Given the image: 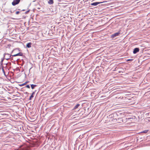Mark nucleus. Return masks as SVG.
I'll return each instance as SVG.
<instances>
[{"label":"nucleus","instance_id":"412c9836","mask_svg":"<svg viewBox=\"0 0 150 150\" xmlns=\"http://www.w3.org/2000/svg\"><path fill=\"white\" fill-rule=\"evenodd\" d=\"M80 105L79 104H77L73 108V110H75L78 108L79 106Z\"/></svg>","mask_w":150,"mask_h":150},{"label":"nucleus","instance_id":"c85d7f7f","mask_svg":"<svg viewBox=\"0 0 150 150\" xmlns=\"http://www.w3.org/2000/svg\"><path fill=\"white\" fill-rule=\"evenodd\" d=\"M30 85H26L25 86V87L27 88H30Z\"/></svg>","mask_w":150,"mask_h":150},{"label":"nucleus","instance_id":"0eeeda50","mask_svg":"<svg viewBox=\"0 0 150 150\" xmlns=\"http://www.w3.org/2000/svg\"><path fill=\"white\" fill-rule=\"evenodd\" d=\"M11 125L12 126V127H10V132L12 134H13V131L14 130H16L17 129V128L16 127H14L15 125L13 123V126H12V124H11L10 123V125Z\"/></svg>","mask_w":150,"mask_h":150},{"label":"nucleus","instance_id":"37998d69","mask_svg":"<svg viewBox=\"0 0 150 150\" xmlns=\"http://www.w3.org/2000/svg\"><path fill=\"white\" fill-rule=\"evenodd\" d=\"M52 70V69H50V70Z\"/></svg>","mask_w":150,"mask_h":150},{"label":"nucleus","instance_id":"7ed1b4c3","mask_svg":"<svg viewBox=\"0 0 150 150\" xmlns=\"http://www.w3.org/2000/svg\"><path fill=\"white\" fill-rule=\"evenodd\" d=\"M120 115H119L118 117H117L116 121L118 123H122L123 122L122 118L125 115L124 113H120Z\"/></svg>","mask_w":150,"mask_h":150},{"label":"nucleus","instance_id":"72a5a7b5","mask_svg":"<svg viewBox=\"0 0 150 150\" xmlns=\"http://www.w3.org/2000/svg\"><path fill=\"white\" fill-rule=\"evenodd\" d=\"M119 78L118 77H117V78H115V79H114V80L117 81L118 79Z\"/></svg>","mask_w":150,"mask_h":150},{"label":"nucleus","instance_id":"f704fd0d","mask_svg":"<svg viewBox=\"0 0 150 150\" xmlns=\"http://www.w3.org/2000/svg\"><path fill=\"white\" fill-rule=\"evenodd\" d=\"M113 69H114V68H113V67L111 69H110V70H111L112 71H112Z\"/></svg>","mask_w":150,"mask_h":150},{"label":"nucleus","instance_id":"4c0bfd02","mask_svg":"<svg viewBox=\"0 0 150 150\" xmlns=\"http://www.w3.org/2000/svg\"><path fill=\"white\" fill-rule=\"evenodd\" d=\"M25 93L27 95L29 94V93L28 92H26Z\"/></svg>","mask_w":150,"mask_h":150},{"label":"nucleus","instance_id":"473e14b6","mask_svg":"<svg viewBox=\"0 0 150 150\" xmlns=\"http://www.w3.org/2000/svg\"><path fill=\"white\" fill-rule=\"evenodd\" d=\"M111 68V67H110V68H109V67H108L107 69V70H108V71H109L110 70V69Z\"/></svg>","mask_w":150,"mask_h":150},{"label":"nucleus","instance_id":"6ab92c4d","mask_svg":"<svg viewBox=\"0 0 150 150\" xmlns=\"http://www.w3.org/2000/svg\"><path fill=\"white\" fill-rule=\"evenodd\" d=\"M32 43L31 42H29L26 44V47L27 48H30L31 47Z\"/></svg>","mask_w":150,"mask_h":150},{"label":"nucleus","instance_id":"aec40b11","mask_svg":"<svg viewBox=\"0 0 150 150\" xmlns=\"http://www.w3.org/2000/svg\"><path fill=\"white\" fill-rule=\"evenodd\" d=\"M31 88L32 89H34L35 87L37 86V85L35 84H30Z\"/></svg>","mask_w":150,"mask_h":150},{"label":"nucleus","instance_id":"2eb2a0df","mask_svg":"<svg viewBox=\"0 0 150 150\" xmlns=\"http://www.w3.org/2000/svg\"><path fill=\"white\" fill-rule=\"evenodd\" d=\"M102 2H95L91 4V5L96 6L97 5L99 4L102 3Z\"/></svg>","mask_w":150,"mask_h":150},{"label":"nucleus","instance_id":"4468645a","mask_svg":"<svg viewBox=\"0 0 150 150\" xmlns=\"http://www.w3.org/2000/svg\"><path fill=\"white\" fill-rule=\"evenodd\" d=\"M139 48L136 47L135 48L133 51V53L134 54L137 53V52H139Z\"/></svg>","mask_w":150,"mask_h":150},{"label":"nucleus","instance_id":"f3484780","mask_svg":"<svg viewBox=\"0 0 150 150\" xmlns=\"http://www.w3.org/2000/svg\"><path fill=\"white\" fill-rule=\"evenodd\" d=\"M16 69L18 70H19V71H21L22 72L24 71V69L23 68H21V67L20 66V68L19 67H17Z\"/></svg>","mask_w":150,"mask_h":150},{"label":"nucleus","instance_id":"ddd939ff","mask_svg":"<svg viewBox=\"0 0 150 150\" xmlns=\"http://www.w3.org/2000/svg\"><path fill=\"white\" fill-rule=\"evenodd\" d=\"M53 67V69H52L53 70V71H54V72H55L56 71H60L61 70V69H62V68H59V70H58L57 69V67H54V66H52Z\"/></svg>","mask_w":150,"mask_h":150},{"label":"nucleus","instance_id":"79ce46f5","mask_svg":"<svg viewBox=\"0 0 150 150\" xmlns=\"http://www.w3.org/2000/svg\"><path fill=\"white\" fill-rule=\"evenodd\" d=\"M21 150H26V149H22Z\"/></svg>","mask_w":150,"mask_h":150},{"label":"nucleus","instance_id":"c03bdc74","mask_svg":"<svg viewBox=\"0 0 150 150\" xmlns=\"http://www.w3.org/2000/svg\"><path fill=\"white\" fill-rule=\"evenodd\" d=\"M11 30H12V29H11ZM11 31V30H10V32Z\"/></svg>","mask_w":150,"mask_h":150},{"label":"nucleus","instance_id":"a19ab883","mask_svg":"<svg viewBox=\"0 0 150 150\" xmlns=\"http://www.w3.org/2000/svg\"><path fill=\"white\" fill-rule=\"evenodd\" d=\"M130 60H131L130 59H128L127 60V61H130Z\"/></svg>","mask_w":150,"mask_h":150},{"label":"nucleus","instance_id":"f8f14e48","mask_svg":"<svg viewBox=\"0 0 150 150\" xmlns=\"http://www.w3.org/2000/svg\"><path fill=\"white\" fill-rule=\"evenodd\" d=\"M120 34V32H118L117 33H115L114 34L112 35L111 36V38H113L116 37L118 36Z\"/></svg>","mask_w":150,"mask_h":150},{"label":"nucleus","instance_id":"f03ea898","mask_svg":"<svg viewBox=\"0 0 150 150\" xmlns=\"http://www.w3.org/2000/svg\"><path fill=\"white\" fill-rule=\"evenodd\" d=\"M120 113L118 112H115L112 114L110 115L109 117L111 118H112V120L113 121H116L117 117L119 115H120Z\"/></svg>","mask_w":150,"mask_h":150},{"label":"nucleus","instance_id":"39448f33","mask_svg":"<svg viewBox=\"0 0 150 150\" xmlns=\"http://www.w3.org/2000/svg\"><path fill=\"white\" fill-rule=\"evenodd\" d=\"M17 146V144L16 143H13L12 142H10V146H11V147H13V148L11 149L12 150H16L17 149V147H16V146Z\"/></svg>","mask_w":150,"mask_h":150},{"label":"nucleus","instance_id":"4be33fe9","mask_svg":"<svg viewBox=\"0 0 150 150\" xmlns=\"http://www.w3.org/2000/svg\"><path fill=\"white\" fill-rule=\"evenodd\" d=\"M115 78H117V76H112L110 79V81L114 80Z\"/></svg>","mask_w":150,"mask_h":150},{"label":"nucleus","instance_id":"9b49d317","mask_svg":"<svg viewBox=\"0 0 150 150\" xmlns=\"http://www.w3.org/2000/svg\"><path fill=\"white\" fill-rule=\"evenodd\" d=\"M15 136L14 135L13 136H10V142H15L16 141Z\"/></svg>","mask_w":150,"mask_h":150},{"label":"nucleus","instance_id":"393cba45","mask_svg":"<svg viewBox=\"0 0 150 150\" xmlns=\"http://www.w3.org/2000/svg\"><path fill=\"white\" fill-rule=\"evenodd\" d=\"M29 82V81H28L25 82L24 83H22V84H21V85H20V86H23L26 84H27V83H28Z\"/></svg>","mask_w":150,"mask_h":150},{"label":"nucleus","instance_id":"a878e982","mask_svg":"<svg viewBox=\"0 0 150 150\" xmlns=\"http://www.w3.org/2000/svg\"><path fill=\"white\" fill-rule=\"evenodd\" d=\"M53 2V0H49L48 1V3L50 4H52Z\"/></svg>","mask_w":150,"mask_h":150},{"label":"nucleus","instance_id":"58836bf2","mask_svg":"<svg viewBox=\"0 0 150 150\" xmlns=\"http://www.w3.org/2000/svg\"><path fill=\"white\" fill-rule=\"evenodd\" d=\"M16 50H13V51H12V53L13 52H14V51H15Z\"/></svg>","mask_w":150,"mask_h":150},{"label":"nucleus","instance_id":"5701e85b","mask_svg":"<svg viewBox=\"0 0 150 150\" xmlns=\"http://www.w3.org/2000/svg\"><path fill=\"white\" fill-rule=\"evenodd\" d=\"M101 68L104 69V67H103V66H97L96 67V70L100 69H102Z\"/></svg>","mask_w":150,"mask_h":150},{"label":"nucleus","instance_id":"20e7f679","mask_svg":"<svg viewBox=\"0 0 150 150\" xmlns=\"http://www.w3.org/2000/svg\"><path fill=\"white\" fill-rule=\"evenodd\" d=\"M19 95V93L17 92H16L15 93H14L13 94H11L10 95V100L13 99L15 100H17L18 99L17 97H18Z\"/></svg>","mask_w":150,"mask_h":150},{"label":"nucleus","instance_id":"c756f323","mask_svg":"<svg viewBox=\"0 0 150 150\" xmlns=\"http://www.w3.org/2000/svg\"><path fill=\"white\" fill-rule=\"evenodd\" d=\"M21 13L20 11H17L15 13L17 15H18Z\"/></svg>","mask_w":150,"mask_h":150},{"label":"nucleus","instance_id":"e433bc0d","mask_svg":"<svg viewBox=\"0 0 150 150\" xmlns=\"http://www.w3.org/2000/svg\"><path fill=\"white\" fill-rule=\"evenodd\" d=\"M10 73H11V74H13V73L12 72H11H11L10 71ZM11 75L10 74V77H11V76H10Z\"/></svg>","mask_w":150,"mask_h":150},{"label":"nucleus","instance_id":"49530a36","mask_svg":"<svg viewBox=\"0 0 150 150\" xmlns=\"http://www.w3.org/2000/svg\"><path fill=\"white\" fill-rule=\"evenodd\" d=\"M32 68V67H31V68H30V69H31Z\"/></svg>","mask_w":150,"mask_h":150},{"label":"nucleus","instance_id":"1a4fd4ad","mask_svg":"<svg viewBox=\"0 0 150 150\" xmlns=\"http://www.w3.org/2000/svg\"><path fill=\"white\" fill-rule=\"evenodd\" d=\"M23 55V53L22 52H20L17 54H15L13 55H10V60H11V59H13V57H15L18 56H22Z\"/></svg>","mask_w":150,"mask_h":150},{"label":"nucleus","instance_id":"c9c22d12","mask_svg":"<svg viewBox=\"0 0 150 150\" xmlns=\"http://www.w3.org/2000/svg\"><path fill=\"white\" fill-rule=\"evenodd\" d=\"M25 10H24V9H23V10H21L20 11V12L21 13L22 12V11H25Z\"/></svg>","mask_w":150,"mask_h":150},{"label":"nucleus","instance_id":"9d476101","mask_svg":"<svg viewBox=\"0 0 150 150\" xmlns=\"http://www.w3.org/2000/svg\"><path fill=\"white\" fill-rule=\"evenodd\" d=\"M21 0H14L13 2L12 3V4L13 6H15L18 4Z\"/></svg>","mask_w":150,"mask_h":150},{"label":"nucleus","instance_id":"a211bd4d","mask_svg":"<svg viewBox=\"0 0 150 150\" xmlns=\"http://www.w3.org/2000/svg\"><path fill=\"white\" fill-rule=\"evenodd\" d=\"M11 100H10V103H11L12 104H13L15 105L16 103V101L15 100H16L11 99Z\"/></svg>","mask_w":150,"mask_h":150},{"label":"nucleus","instance_id":"f257e3e1","mask_svg":"<svg viewBox=\"0 0 150 150\" xmlns=\"http://www.w3.org/2000/svg\"><path fill=\"white\" fill-rule=\"evenodd\" d=\"M11 105L10 104V105ZM10 106V123L15 122L16 121L15 119H17V116L15 113H17V110L18 109L17 106L16 105H11Z\"/></svg>","mask_w":150,"mask_h":150},{"label":"nucleus","instance_id":"423d86ee","mask_svg":"<svg viewBox=\"0 0 150 150\" xmlns=\"http://www.w3.org/2000/svg\"><path fill=\"white\" fill-rule=\"evenodd\" d=\"M87 67L86 66H84L83 68H82L81 67H79V69H80V72H81V73H82L84 74V73H86L87 71L86 68Z\"/></svg>","mask_w":150,"mask_h":150},{"label":"nucleus","instance_id":"7c9ffc66","mask_svg":"<svg viewBox=\"0 0 150 150\" xmlns=\"http://www.w3.org/2000/svg\"><path fill=\"white\" fill-rule=\"evenodd\" d=\"M13 80V79L12 78H11V79H10V82L11 83H14V82L13 81H12V80Z\"/></svg>","mask_w":150,"mask_h":150},{"label":"nucleus","instance_id":"dca6fc26","mask_svg":"<svg viewBox=\"0 0 150 150\" xmlns=\"http://www.w3.org/2000/svg\"><path fill=\"white\" fill-rule=\"evenodd\" d=\"M36 91H35L33 92L32 93V94L30 96V97L29 98V100H31L32 98L33 97H34L33 95L35 94Z\"/></svg>","mask_w":150,"mask_h":150},{"label":"nucleus","instance_id":"2f4dec72","mask_svg":"<svg viewBox=\"0 0 150 150\" xmlns=\"http://www.w3.org/2000/svg\"><path fill=\"white\" fill-rule=\"evenodd\" d=\"M30 11V10H28L27 11H26V12H25V14H27L28 13V12H29Z\"/></svg>","mask_w":150,"mask_h":150},{"label":"nucleus","instance_id":"b1692460","mask_svg":"<svg viewBox=\"0 0 150 150\" xmlns=\"http://www.w3.org/2000/svg\"><path fill=\"white\" fill-rule=\"evenodd\" d=\"M116 66H114L113 67V68L114 69H113L112 71H117L118 69H119V68H118L117 67H115Z\"/></svg>","mask_w":150,"mask_h":150},{"label":"nucleus","instance_id":"6e6552de","mask_svg":"<svg viewBox=\"0 0 150 150\" xmlns=\"http://www.w3.org/2000/svg\"><path fill=\"white\" fill-rule=\"evenodd\" d=\"M17 91L16 89L15 88L10 86V95L11 94H13V93H15Z\"/></svg>","mask_w":150,"mask_h":150},{"label":"nucleus","instance_id":"bb28decb","mask_svg":"<svg viewBox=\"0 0 150 150\" xmlns=\"http://www.w3.org/2000/svg\"><path fill=\"white\" fill-rule=\"evenodd\" d=\"M119 68V69H118V70H117V71H118V73H120L121 72H123L124 71V70L123 69H122L123 71L122 70V71H121L120 69V68Z\"/></svg>","mask_w":150,"mask_h":150},{"label":"nucleus","instance_id":"ea45409f","mask_svg":"<svg viewBox=\"0 0 150 150\" xmlns=\"http://www.w3.org/2000/svg\"><path fill=\"white\" fill-rule=\"evenodd\" d=\"M3 59H2V60H1V62H2H2L3 61Z\"/></svg>","mask_w":150,"mask_h":150},{"label":"nucleus","instance_id":"a18cd8bd","mask_svg":"<svg viewBox=\"0 0 150 150\" xmlns=\"http://www.w3.org/2000/svg\"><path fill=\"white\" fill-rule=\"evenodd\" d=\"M10 66L11 65V63H10Z\"/></svg>","mask_w":150,"mask_h":150},{"label":"nucleus","instance_id":"cd10ccee","mask_svg":"<svg viewBox=\"0 0 150 150\" xmlns=\"http://www.w3.org/2000/svg\"><path fill=\"white\" fill-rule=\"evenodd\" d=\"M148 131H149L148 130H145L143 131L141 133H147Z\"/></svg>","mask_w":150,"mask_h":150}]
</instances>
